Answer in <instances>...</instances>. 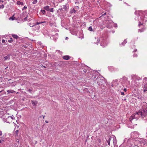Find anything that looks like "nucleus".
I'll return each mask as SVG.
<instances>
[{
	"label": "nucleus",
	"mask_w": 147,
	"mask_h": 147,
	"mask_svg": "<svg viewBox=\"0 0 147 147\" xmlns=\"http://www.w3.org/2000/svg\"><path fill=\"white\" fill-rule=\"evenodd\" d=\"M44 8L47 11H49V6H47L45 7H44Z\"/></svg>",
	"instance_id": "6ab92c4d"
},
{
	"label": "nucleus",
	"mask_w": 147,
	"mask_h": 147,
	"mask_svg": "<svg viewBox=\"0 0 147 147\" xmlns=\"http://www.w3.org/2000/svg\"><path fill=\"white\" fill-rule=\"evenodd\" d=\"M29 25L30 27H32L33 28L35 26V24H32L31 23H29Z\"/></svg>",
	"instance_id": "412c9836"
},
{
	"label": "nucleus",
	"mask_w": 147,
	"mask_h": 147,
	"mask_svg": "<svg viewBox=\"0 0 147 147\" xmlns=\"http://www.w3.org/2000/svg\"><path fill=\"white\" fill-rule=\"evenodd\" d=\"M31 103L34 106H36L38 104V102L36 101L31 100Z\"/></svg>",
	"instance_id": "9b49d317"
},
{
	"label": "nucleus",
	"mask_w": 147,
	"mask_h": 147,
	"mask_svg": "<svg viewBox=\"0 0 147 147\" xmlns=\"http://www.w3.org/2000/svg\"><path fill=\"white\" fill-rule=\"evenodd\" d=\"M58 30L56 29H54L51 31L50 35L51 37H53V39L55 40H56L58 38V34L57 33Z\"/></svg>",
	"instance_id": "f03ea898"
},
{
	"label": "nucleus",
	"mask_w": 147,
	"mask_h": 147,
	"mask_svg": "<svg viewBox=\"0 0 147 147\" xmlns=\"http://www.w3.org/2000/svg\"><path fill=\"white\" fill-rule=\"evenodd\" d=\"M141 13H143L142 12V11L141 12H141H140V13H139V16L141 15Z\"/></svg>",
	"instance_id": "09e8293b"
},
{
	"label": "nucleus",
	"mask_w": 147,
	"mask_h": 147,
	"mask_svg": "<svg viewBox=\"0 0 147 147\" xmlns=\"http://www.w3.org/2000/svg\"><path fill=\"white\" fill-rule=\"evenodd\" d=\"M8 92V94H9L10 93H13L16 92L12 90H9L7 91Z\"/></svg>",
	"instance_id": "1a4fd4ad"
},
{
	"label": "nucleus",
	"mask_w": 147,
	"mask_h": 147,
	"mask_svg": "<svg viewBox=\"0 0 147 147\" xmlns=\"http://www.w3.org/2000/svg\"><path fill=\"white\" fill-rule=\"evenodd\" d=\"M64 10H63V8H59L58 10L57 11V12L58 13H60V12H62L63 11H64Z\"/></svg>",
	"instance_id": "ddd939ff"
},
{
	"label": "nucleus",
	"mask_w": 147,
	"mask_h": 147,
	"mask_svg": "<svg viewBox=\"0 0 147 147\" xmlns=\"http://www.w3.org/2000/svg\"><path fill=\"white\" fill-rule=\"evenodd\" d=\"M28 91L31 93L32 92V90L30 89H29L28 90Z\"/></svg>",
	"instance_id": "f704fd0d"
},
{
	"label": "nucleus",
	"mask_w": 147,
	"mask_h": 147,
	"mask_svg": "<svg viewBox=\"0 0 147 147\" xmlns=\"http://www.w3.org/2000/svg\"><path fill=\"white\" fill-rule=\"evenodd\" d=\"M102 38H101L100 40L99 39H98V38L97 39V42L96 43L97 45H98V43L99 42L100 40V45L102 46L103 47H104L106 45V44L105 43V42L104 40H103L102 39Z\"/></svg>",
	"instance_id": "20e7f679"
},
{
	"label": "nucleus",
	"mask_w": 147,
	"mask_h": 147,
	"mask_svg": "<svg viewBox=\"0 0 147 147\" xmlns=\"http://www.w3.org/2000/svg\"><path fill=\"white\" fill-rule=\"evenodd\" d=\"M135 20H138L139 21V23H140V19H138V18H135Z\"/></svg>",
	"instance_id": "c9c22d12"
},
{
	"label": "nucleus",
	"mask_w": 147,
	"mask_h": 147,
	"mask_svg": "<svg viewBox=\"0 0 147 147\" xmlns=\"http://www.w3.org/2000/svg\"><path fill=\"white\" fill-rule=\"evenodd\" d=\"M121 95H124V92H121Z\"/></svg>",
	"instance_id": "a19ab883"
},
{
	"label": "nucleus",
	"mask_w": 147,
	"mask_h": 147,
	"mask_svg": "<svg viewBox=\"0 0 147 147\" xmlns=\"http://www.w3.org/2000/svg\"><path fill=\"white\" fill-rule=\"evenodd\" d=\"M143 108L142 110H140L136 113L132 114L129 118L130 121H131L134 119H137L138 117L143 118L146 116L147 114V105L146 106L143 107Z\"/></svg>",
	"instance_id": "f257e3e1"
},
{
	"label": "nucleus",
	"mask_w": 147,
	"mask_h": 147,
	"mask_svg": "<svg viewBox=\"0 0 147 147\" xmlns=\"http://www.w3.org/2000/svg\"><path fill=\"white\" fill-rule=\"evenodd\" d=\"M104 78L102 76H98L97 78V80L98 84L99 85H102L103 84V82H105L103 80Z\"/></svg>",
	"instance_id": "7ed1b4c3"
},
{
	"label": "nucleus",
	"mask_w": 147,
	"mask_h": 147,
	"mask_svg": "<svg viewBox=\"0 0 147 147\" xmlns=\"http://www.w3.org/2000/svg\"><path fill=\"white\" fill-rule=\"evenodd\" d=\"M1 0H0V3L1 2Z\"/></svg>",
	"instance_id": "69168bd1"
},
{
	"label": "nucleus",
	"mask_w": 147,
	"mask_h": 147,
	"mask_svg": "<svg viewBox=\"0 0 147 147\" xmlns=\"http://www.w3.org/2000/svg\"><path fill=\"white\" fill-rule=\"evenodd\" d=\"M41 11L42 12V13L43 14H45L46 13V11L45 10L42 9L41 10Z\"/></svg>",
	"instance_id": "2f4dec72"
},
{
	"label": "nucleus",
	"mask_w": 147,
	"mask_h": 147,
	"mask_svg": "<svg viewBox=\"0 0 147 147\" xmlns=\"http://www.w3.org/2000/svg\"><path fill=\"white\" fill-rule=\"evenodd\" d=\"M131 135L134 137H137L139 135V134L137 131H134L131 133Z\"/></svg>",
	"instance_id": "39448f33"
},
{
	"label": "nucleus",
	"mask_w": 147,
	"mask_h": 147,
	"mask_svg": "<svg viewBox=\"0 0 147 147\" xmlns=\"http://www.w3.org/2000/svg\"><path fill=\"white\" fill-rule=\"evenodd\" d=\"M63 58L64 59L67 60L69 58V57L68 55H65L63 56Z\"/></svg>",
	"instance_id": "dca6fc26"
},
{
	"label": "nucleus",
	"mask_w": 147,
	"mask_h": 147,
	"mask_svg": "<svg viewBox=\"0 0 147 147\" xmlns=\"http://www.w3.org/2000/svg\"><path fill=\"white\" fill-rule=\"evenodd\" d=\"M46 22H45V21L42 22H37L35 24H36V25H37L40 24H41L42 23H46Z\"/></svg>",
	"instance_id": "4be33fe9"
},
{
	"label": "nucleus",
	"mask_w": 147,
	"mask_h": 147,
	"mask_svg": "<svg viewBox=\"0 0 147 147\" xmlns=\"http://www.w3.org/2000/svg\"><path fill=\"white\" fill-rule=\"evenodd\" d=\"M133 56L134 57H136L137 56V54H134V55Z\"/></svg>",
	"instance_id": "58836bf2"
},
{
	"label": "nucleus",
	"mask_w": 147,
	"mask_h": 147,
	"mask_svg": "<svg viewBox=\"0 0 147 147\" xmlns=\"http://www.w3.org/2000/svg\"><path fill=\"white\" fill-rule=\"evenodd\" d=\"M76 12V11L74 9H73L70 12L71 13H73Z\"/></svg>",
	"instance_id": "bb28decb"
},
{
	"label": "nucleus",
	"mask_w": 147,
	"mask_h": 147,
	"mask_svg": "<svg viewBox=\"0 0 147 147\" xmlns=\"http://www.w3.org/2000/svg\"><path fill=\"white\" fill-rule=\"evenodd\" d=\"M12 41H13V40H12V39L11 38H10V40H8V42H11Z\"/></svg>",
	"instance_id": "e433bc0d"
},
{
	"label": "nucleus",
	"mask_w": 147,
	"mask_h": 147,
	"mask_svg": "<svg viewBox=\"0 0 147 147\" xmlns=\"http://www.w3.org/2000/svg\"><path fill=\"white\" fill-rule=\"evenodd\" d=\"M53 8H51L50 9H49V11L51 12H53Z\"/></svg>",
	"instance_id": "473e14b6"
},
{
	"label": "nucleus",
	"mask_w": 147,
	"mask_h": 147,
	"mask_svg": "<svg viewBox=\"0 0 147 147\" xmlns=\"http://www.w3.org/2000/svg\"><path fill=\"white\" fill-rule=\"evenodd\" d=\"M2 135V133L1 131L0 130V136H1Z\"/></svg>",
	"instance_id": "ea45409f"
},
{
	"label": "nucleus",
	"mask_w": 147,
	"mask_h": 147,
	"mask_svg": "<svg viewBox=\"0 0 147 147\" xmlns=\"http://www.w3.org/2000/svg\"><path fill=\"white\" fill-rule=\"evenodd\" d=\"M12 37L15 39H17L19 37L17 35L15 34L12 35Z\"/></svg>",
	"instance_id": "aec40b11"
},
{
	"label": "nucleus",
	"mask_w": 147,
	"mask_h": 147,
	"mask_svg": "<svg viewBox=\"0 0 147 147\" xmlns=\"http://www.w3.org/2000/svg\"><path fill=\"white\" fill-rule=\"evenodd\" d=\"M10 118H11L12 119H13L14 118V116H13V115H12L11 116H8V118L9 119Z\"/></svg>",
	"instance_id": "c756f323"
},
{
	"label": "nucleus",
	"mask_w": 147,
	"mask_h": 147,
	"mask_svg": "<svg viewBox=\"0 0 147 147\" xmlns=\"http://www.w3.org/2000/svg\"><path fill=\"white\" fill-rule=\"evenodd\" d=\"M27 8V7L25 5L24 6V7H23V8L22 9V11H24L25 9H26Z\"/></svg>",
	"instance_id": "7c9ffc66"
},
{
	"label": "nucleus",
	"mask_w": 147,
	"mask_h": 147,
	"mask_svg": "<svg viewBox=\"0 0 147 147\" xmlns=\"http://www.w3.org/2000/svg\"><path fill=\"white\" fill-rule=\"evenodd\" d=\"M32 3L34 4H36L37 2V0H32Z\"/></svg>",
	"instance_id": "a878e982"
},
{
	"label": "nucleus",
	"mask_w": 147,
	"mask_h": 147,
	"mask_svg": "<svg viewBox=\"0 0 147 147\" xmlns=\"http://www.w3.org/2000/svg\"><path fill=\"white\" fill-rule=\"evenodd\" d=\"M142 24H139V26H140V25H142Z\"/></svg>",
	"instance_id": "bf43d9fd"
},
{
	"label": "nucleus",
	"mask_w": 147,
	"mask_h": 147,
	"mask_svg": "<svg viewBox=\"0 0 147 147\" xmlns=\"http://www.w3.org/2000/svg\"><path fill=\"white\" fill-rule=\"evenodd\" d=\"M141 142L143 144L145 145L146 144V142L144 139H142V140Z\"/></svg>",
	"instance_id": "5701e85b"
},
{
	"label": "nucleus",
	"mask_w": 147,
	"mask_h": 147,
	"mask_svg": "<svg viewBox=\"0 0 147 147\" xmlns=\"http://www.w3.org/2000/svg\"><path fill=\"white\" fill-rule=\"evenodd\" d=\"M83 71L84 72H86V70H83Z\"/></svg>",
	"instance_id": "864d4df0"
},
{
	"label": "nucleus",
	"mask_w": 147,
	"mask_h": 147,
	"mask_svg": "<svg viewBox=\"0 0 147 147\" xmlns=\"http://www.w3.org/2000/svg\"><path fill=\"white\" fill-rule=\"evenodd\" d=\"M4 58L5 60H9L10 59V57L9 55H7L5 57H4Z\"/></svg>",
	"instance_id": "f3484780"
},
{
	"label": "nucleus",
	"mask_w": 147,
	"mask_h": 147,
	"mask_svg": "<svg viewBox=\"0 0 147 147\" xmlns=\"http://www.w3.org/2000/svg\"><path fill=\"white\" fill-rule=\"evenodd\" d=\"M146 138L147 139V132L146 133Z\"/></svg>",
	"instance_id": "de8ad7c7"
},
{
	"label": "nucleus",
	"mask_w": 147,
	"mask_h": 147,
	"mask_svg": "<svg viewBox=\"0 0 147 147\" xmlns=\"http://www.w3.org/2000/svg\"><path fill=\"white\" fill-rule=\"evenodd\" d=\"M9 118H8V117L6 118H4L3 119V121L4 122H7L8 123H10V121H9L8 120Z\"/></svg>",
	"instance_id": "0eeeda50"
},
{
	"label": "nucleus",
	"mask_w": 147,
	"mask_h": 147,
	"mask_svg": "<svg viewBox=\"0 0 147 147\" xmlns=\"http://www.w3.org/2000/svg\"><path fill=\"white\" fill-rule=\"evenodd\" d=\"M123 79H125H125H127V78H126V77H123Z\"/></svg>",
	"instance_id": "a18cd8bd"
},
{
	"label": "nucleus",
	"mask_w": 147,
	"mask_h": 147,
	"mask_svg": "<svg viewBox=\"0 0 147 147\" xmlns=\"http://www.w3.org/2000/svg\"><path fill=\"white\" fill-rule=\"evenodd\" d=\"M5 42V40H3V39L2 40V42L3 43H4Z\"/></svg>",
	"instance_id": "79ce46f5"
},
{
	"label": "nucleus",
	"mask_w": 147,
	"mask_h": 147,
	"mask_svg": "<svg viewBox=\"0 0 147 147\" xmlns=\"http://www.w3.org/2000/svg\"><path fill=\"white\" fill-rule=\"evenodd\" d=\"M144 92L146 91H147V84H145L144 87Z\"/></svg>",
	"instance_id": "f8f14e48"
},
{
	"label": "nucleus",
	"mask_w": 147,
	"mask_h": 147,
	"mask_svg": "<svg viewBox=\"0 0 147 147\" xmlns=\"http://www.w3.org/2000/svg\"><path fill=\"white\" fill-rule=\"evenodd\" d=\"M17 4L18 5H21V6H23V5H24V3L22 2H20V1H18L17 2Z\"/></svg>",
	"instance_id": "6e6552de"
},
{
	"label": "nucleus",
	"mask_w": 147,
	"mask_h": 147,
	"mask_svg": "<svg viewBox=\"0 0 147 147\" xmlns=\"http://www.w3.org/2000/svg\"><path fill=\"white\" fill-rule=\"evenodd\" d=\"M100 140H99V142H100Z\"/></svg>",
	"instance_id": "0e129e2a"
},
{
	"label": "nucleus",
	"mask_w": 147,
	"mask_h": 147,
	"mask_svg": "<svg viewBox=\"0 0 147 147\" xmlns=\"http://www.w3.org/2000/svg\"><path fill=\"white\" fill-rule=\"evenodd\" d=\"M124 91L126 92L127 91V89L126 88H124L123 89Z\"/></svg>",
	"instance_id": "37998d69"
},
{
	"label": "nucleus",
	"mask_w": 147,
	"mask_h": 147,
	"mask_svg": "<svg viewBox=\"0 0 147 147\" xmlns=\"http://www.w3.org/2000/svg\"><path fill=\"white\" fill-rule=\"evenodd\" d=\"M18 130H17L15 132H16V133H18Z\"/></svg>",
	"instance_id": "3c124183"
},
{
	"label": "nucleus",
	"mask_w": 147,
	"mask_h": 147,
	"mask_svg": "<svg viewBox=\"0 0 147 147\" xmlns=\"http://www.w3.org/2000/svg\"><path fill=\"white\" fill-rule=\"evenodd\" d=\"M14 15H13L12 16L10 17L9 18V20H16V18L14 17Z\"/></svg>",
	"instance_id": "2eb2a0df"
},
{
	"label": "nucleus",
	"mask_w": 147,
	"mask_h": 147,
	"mask_svg": "<svg viewBox=\"0 0 147 147\" xmlns=\"http://www.w3.org/2000/svg\"><path fill=\"white\" fill-rule=\"evenodd\" d=\"M2 90L0 91V93H1L2 92Z\"/></svg>",
	"instance_id": "e2e57ef3"
},
{
	"label": "nucleus",
	"mask_w": 147,
	"mask_h": 147,
	"mask_svg": "<svg viewBox=\"0 0 147 147\" xmlns=\"http://www.w3.org/2000/svg\"><path fill=\"white\" fill-rule=\"evenodd\" d=\"M110 140H111V138H109L108 140H107V142L108 143V145H110Z\"/></svg>",
	"instance_id": "393cba45"
},
{
	"label": "nucleus",
	"mask_w": 147,
	"mask_h": 147,
	"mask_svg": "<svg viewBox=\"0 0 147 147\" xmlns=\"http://www.w3.org/2000/svg\"><path fill=\"white\" fill-rule=\"evenodd\" d=\"M45 117V116H44L43 117V118L44 119V117Z\"/></svg>",
	"instance_id": "13d9d810"
},
{
	"label": "nucleus",
	"mask_w": 147,
	"mask_h": 147,
	"mask_svg": "<svg viewBox=\"0 0 147 147\" xmlns=\"http://www.w3.org/2000/svg\"><path fill=\"white\" fill-rule=\"evenodd\" d=\"M97 73H98L97 72H95L94 74L92 75L91 78L94 81H95L97 79V78H96V75H97Z\"/></svg>",
	"instance_id": "423d86ee"
},
{
	"label": "nucleus",
	"mask_w": 147,
	"mask_h": 147,
	"mask_svg": "<svg viewBox=\"0 0 147 147\" xmlns=\"http://www.w3.org/2000/svg\"><path fill=\"white\" fill-rule=\"evenodd\" d=\"M16 142H17L18 143L19 142V140H16Z\"/></svg>",
	"instance_id": "8fccbe9b"
},
{
	"label": "nucleus",
	"mask_w": 147,
	"mask_h": 147,
	"mask_svg": "<svg viewBox=\"0 0 147 147\" xmlns=\"http://www.w3.org/2000/svg\"><path fill=\"white\" fill-rule=\"evenodd\" d=\"M111 26H110V25L109 26L108 25L107 26V27L108 28H111Z\"/></svg>",
	"instance_id": "4c0bfd02"
},
{
	"label": "nucleus",
	"mask_w": 147,
	"mask_h": 147,
	"mask_svg": "<svg viewBox=\"0 0 147 147\" xmlns=\"http://www.w3.org/2000/svg\"><path fill=\"white\" fill-rule=\"evenodd\" d=\"M137 51V49H135V50H134V52H136V51Z\"/></svg>",
	"instance_id": "6e6d98bb"
},
{
	"label": "nucleus",
	"mask_w": 147,
	"mask_h": 147,
	"mask_svg": "<svg viewBox=\"0 0 147 147\" xmlns=\"http://www.w3.org/2000/svg\"><path fill=\"white\" fill-rule=\"evenodd\" d=\"M88 30L91 31H94V30L92 29L91 26H90L88 28Z\"/></svg>",
	"instance_id": "b1692460"
},
{
	"label": "nucleus",
	"mask_w": 147,
	"mask_h": 147,
	"mask_svg": "<svg viewBox=\"0 0 147 147\" xmlns=\"http://www.w3.org/2000/svg\"><path fill=\"white\" fill-rule=\"evenodd\" d=\"M68 39V38L67 37H66L65 38V40H67Z\"/></svg>",
	"instance_id": "603ef678"
},
{
	"label": "nucleus",
	"mask_w": 147,
	"mask_h": 147,
	"mask_svg": "<svg viewBox=\"0 0 147 147\" xmlns=\"http://www.w3.org/2000/svg\"><path fill=\"white\" fill-rule=\"evenodd\" d=\"M112 86H113V84H112L111 85Z\"/></svg>",
	"instance_id": "4d7b16f0"
},
{
	"label": "nucleus",
	"mask_w": 147,
	"mask_h": 147,
	"mask_svg": "<svg viewBox=\"0 0 147 147\" xmlns=\"http://www.w3.org/2000/svg\"><path fill=\"white\" fill-rule=\"evenodd\" d=\"M127 42L126 41V40L125 39L123 42H122V43L120 45V46H124L125 45Z\"/></svg>",
	"instance_id": "4468645a"
},
{
	"label": "nucleus",
	"mask_w": 147,
	"mask_h": 147,
	"mask_svg": "<svg viewBox=\"0 0 147 147\" xmlns=\"http://www.w3.org/2000/svg\"><path fill=\"white\" fill-rule=\"evenodd\" d=\"M45 122L47 123H48L49 121H45Z\"/></svg>",
	"instance_id": "49530a36"
},
{
	"label": "nucleus",
	"mask_w": 147,
	"mask_h": 147,
	"mask_svg": "<svg viewBox=\"0 0 147 147\" xmlns=\"http://www.w3.org/2000/svg\"><path fill=\"white\" fill-rule=\"evenodd\" d=\"M36 24H35V26L33 28V29L35 30H39L40 27V26H36Z\"/></svg>",
	"instance_id": "9d476101"
},
{
	"label": "nucleus",
	"mask_w": 147,
	"mask_h": 147,
	"mask_svg": "<svg viewBox=\"0 0 147 147\" xmlns=\"http://www.w3.org/2000/svg\"><path fill=\"white\" fill-rule=\"evenodd\" d=\"M63 9L64 11H66L68 9V7L65 5H63Z\"/></svg>",
	"instance_id": "a211bd4d"
},
{
	"label": "nucleus",
	"mask_w": 147,
	"mask_h": 147,
	"mask_svg": "<svg viewBox=\"0 0 147 147\" xmlns=\"http://www.w3.org/2000/svg\"><path fill=\"white\" fill-rule=\"evenodd\" d=\"M27 17H25L24 19V20L25 21L26 20H27Z\"/></svg>",
	"instance_id": "c03bdc74"
},
{
	"label": "nucleus",
	"mask_w": 147,
	"mask_h": 147,
	"mask_svg": "<svg viewBox=\"0 0 147 147\" xmlns=\"http://www.w3.org/2000/svg\"><path fill=\"white\" fill-rule=\"evenodd\" d=\"M4 7V5L2 4L1 5H0V9H3Z\"/></svg>",
	"instance_id": "72a5a7b5"
},
{
	"label": "nucleus",
	"mask_w": 147,
	"mask_h": 147,
	"mask_svg": "<svg viewBox=\"0 0 147 147\" xmlns=\"http://www.w3.org/2000/svg\"><path fill=\"white\" fill-rule=\"evenodd\" d=\"M106 14V13H104L103 14V16H104Z\"/></svg>",
	"instance_id": "5fc2aeb1"
},
{
	"label": "nucleus",
	"mask_w": 147,
	"mask_h": 147,
	"mask_svg": "<svg viewBox=\"0 0 147 147\" xmlns=\"http://www.w3.org/2000/svg\"><path fill=\"white\" fill-rule=\"evenodd\" d=\"M1 140H0V143H1Z\"/></svg>",
	"instance_id": "680f3d73"
},
{
	"label": "nucleus",
	"mask_w": 147,
	"mask_h": 147,
	"mask_svg": "<svg viewBox=\"0 0 147 147\" xmlns=\"http://www.w3.org/2000/svg\"><path fill=\"white\" fill-rule=\"evenodd\" d=\"M143 82H147V78H146V77L144 78L143 79Z\"/></svg>",
	"instance_id": "c85d7f7f"
},
{
	"label": "nucleus",
	"mask_w": 147,
	"mask_h": 147,
	"mask_svg": "<svg viewBox=\"0 0 147 147\" xmlns=\"http://www.w3.org/2000/svg\"><path fill=\"white\" fill-rule=\"evenodd\" d=\"M24 13H22L20 14V16L21 18H23L24 17Z\"/></svg>",
	"instance_id": "cd10ccee"
},
{
	"label": "nucleus",
	"mask_w": 147,
	"mask_h": 147,
	"mask_svg": "<svg viewBox=\"0 0 147 147\" xmlns=\"http://www.w3.org/2000/svg\"><path fill=\"white\" fill-rule=\"evenodd\" d=\"M43 67H45V68H46V67H45V66H43Z\"/></svg>",
	"instance_id": "052dcab7"
}]
</instances>
